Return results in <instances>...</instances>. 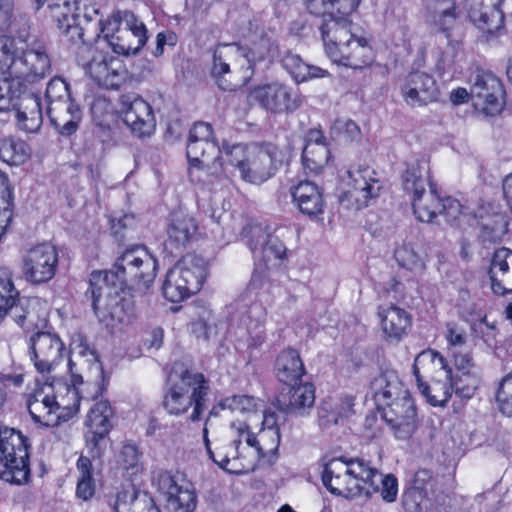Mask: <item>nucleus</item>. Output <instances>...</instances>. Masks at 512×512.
<instances>
[{
  "mask_svg": "<svg viewBox=\"0 0 512 512\" xmlns=\"http://www.w3.org/2000/svg\"><path fill=\"white\" fill-rule=\"evenodd\" d=\"M158 263L142 245L126 248L109 271H93L89 285L92 308L99 321L107 326L130 322L135 306L125 295V289L144 295L154 283Z\"/></svg>",
  "mask_w": 512,
  "mask_h": 512,
  "instance_id": "1",
  "label": "nucleus"
},
{
  "mask_svg": "<svg viewBox=\"0 0 512 512\" xmlns=\"http://www.w3.org/2000/svg\"><path fill=\"white\" fill-rule=\"evenodd\" d=\"M4 69L28 86L42 81L52 71L46 43L36 36L0 37V71Z\"/></svg>",
  "mask_w": 512,
  "mask_h": 512,
  "instance_id": "2",
  "label": "nucleus"
},
{
  "mask_svg": "<svg viewBox=\"0 0 512 512\" xmlns=\"http://www.w3.org/2000/svg\"><path fill=\"white\" fill-rule=\"evenodd\" d=\"M224 155L230 168L238 170L240 177L252 184L267 181L282 165V152L272 143L233 144L224 147Z\"/></svg>",
  "mask_w": 512,
  "mask_h": 512,
  "instance_id": "3",
  "label": "nucleus"
},
{
  "mask_svg": "<svg viewBox=\"0 0 512 512\" xmlns=\"http://www.w3.org/2000/svg\"><path fill=\"white\" fill-rule=\"evenodd\" d=\"M209 385L205 376L193 370L172 373L167 382L163 407L174 416L185 414L191 407L192 422L198 421L206 407Z\"/></svg>",
  "mask_w": 512,
  "mask_h": 512,
  "instance_id": "4",
  "label": "nucleus"
},
{
  "mask_svg": "<svg viewBox=\"0 0 512 512\" xmlns=\"http://www.w3.org/2000/svg\"><path fill=\"white\" fill-rule=\"evenodd\" d=\"M413 373L421 393L433 406H444L452 396V371L446 360L434 350L419 353L413 365Z\"/></svg>",
  "mask_w": 512,
  "mask_h": 512,
  "instance_id": "5",
  "label": "nucleus"
},
{
  "mask_svg": "<svg viewBox=\"0 0 512 512\" xmlns=\"http://www.w3.org/2000/svg\"><path fill=\"white\" fill-rule=\"evenodd\" d=\"M68 367L71 383L62 384V386L75 389L78 392L79 402L95 400L103 393L102 365L96 351L83 339L72 348Z\"/></svg>",
  "mask_w": 512,
  "mask_h": 512,
  "instance_id": "6",
  "label": "nucleus"
},
{
  "mask_svg": "<svg viewBox=\"0 0 512 512\" xmlns=\"http://www.w3.org/2000/svg\"><path fill=\"white\" fill-rule=\"evenodd\" d=\"M57 394L60 400H56L52 385H48L36 390L29 398L28 410L34 422L55 427L78 412L80 402L75 389L59 385Z\"/></svg>",
  "mask_w": 512,
  "mask_h": 512,
  "instance_id": "7",
  "label": "nucleus"
},
{
  "mask_svg": "<svg viewBox=\"0 0 512 512\" xmlns=\"http://www.w3.org/2000/svg\"><path fill=\"white\" fill-rule=\"evenodd\" d=\"M242 238L246 239L255 259V268L250 284L261 287L268 278V270L277 266L286 254V247L279 237L268 233L259 224H248L242 229Z\"/></svg>",
  "mask_w": 512,
  "mask_h": 512,
  "instance_id": "8",
  "label": "nucleus"
},
{
  "mask_svg": "<svg viewBox=\"0 0 512 512\" xmlns=\"http://www.w3.org/2000/svg\"><path fill=\"white\" fill-rule=\"evenodd\" d=\"M27 438L14 428H0V480L23 485L30 478Z\"/></svg>",
  "mask_w": 512,
  "mask_h": 512,
  "instance_id": "9",
  "label": "nucleus"
},
{
  "mask_svg": "<svg viewBox=\"0 0 512 512\" xmlns=\"http://www.w3.org/2000/svg\"><path fill=\"white\" fill-rule=\"evenodd\" d=\"M367 461L360 458H334L324 467L322 482L335 495L355 498L364 495Z\"/></svg>",
  "mask_w": 512,
  "mask_h": 512,
  "instance_id": "10",
  "label": "nucleus"
},
{
  "mask_svg": "<svg viewBox=\"0 0 512 512\" xmlns=\"http://www.w3.org/2000/svg\"><path fill=\"white\" fill-rule=\"evenodd\" d=\"M206 262L196 255H186L172 267L163 284L164 297L177 303L196 293L206 278Z\"/></svg>",
  "mask_w": 512,
  "mask_h": 512,
  "instance_id": "11",
  "label": "nucleus"
},
{
  "mask_svg": "<svg viewBox=\"0 0 512 512\" xmlns=\"http://www.w3.org/2000/svg\"><path fill=\"white\" fill-rule=\"evenodd\" d=\"M243 73L245 80L252 75V60L246 47L238 43L219 44L213 51V66L211 75L218 87L230 91L238 86L235 74Z\"/></svg>",
  "mask_w": 512,
  "mask_h": 512,
  "instance_id": "12",
  "label": "nucleus"
},
{
  "mask_svg": "<svg viewBox=\"0 0 512 512\" xmlns=\"http://www.w3.org/2000/svg\"><path fill=\"white\" fill-rule=\"evenodd\" d=\"M404 190L412 194L415 216L430 223L439 214L441 200L429 180L428 172L419 165L409 167L403 175Z\"/></svg>",
  "mask_w": 512,
  "mask_h": 512,
  "instance_id": "13",
  "label": "nucleus"
},
{
  "mask_svg": "<svg viewBox=\"0 0 512 512\" xmlns=\"http://www.w3.org/2000/svg\"><path fill=\"white\" fill-rule=\"evenodd\" d=\"M349 189L340 196V203L347 208L359 210L378 197L382 189L376 172L368 166H359L347 171Z\"/></svg>",
  "mask_w": 512,
  "mask_h": 512,
  "instance_id": "14",
  "label": "nucleus"
},
{
  "mask_svg": "<svg viewBox=\"0 0 512 512\" xmlns=\"http://www.w3.org/2000/svg\"><path fill=\"white\" fill-rule=\"evenodd\" d=\"M505 91L501 80L491 72L477 71L472 79L474 106L487 116L499 114L504 106Z\"/></svg>",
  "mask_w": 512,
  "mask_h": 512,
  "instance_id": "15",
  "label": "nucleus"
},
{
  "mask_svg": "<svg viewBox=\"0 0 512 512\" xmlns=\"http://www.w3.org/2000/svg\"><path fill=\"white\" fill-rule=\"evenodd\" d=\"M157 486L165 498L169 512H194L197 496L192 485L182 476L164 471L157 477Z\"/></svg>",
  "mask_w": 512,
  "mask_h": 512,
  "instance_id": "16",
  "label": "nucleus"
},
{
  "mask_svg": "<svg viewBox=\"0 0 512 512\" xmlns=\"http://www.w3.org/2000/svg\"><path fill=\"white\" fill-rule=\"evenodd\" d=\"M58 252L50 243H42L29 249L22 259L25 279L33 284L51 280L57 270Z\"/></svg>",
  "mask_w": 512,
  "mask_h": 512,
  "instance_id": "17",
  "label": "nucleus"
},
{
  "mask_svg": "<svg viewBox=\"0 0 512 512\" xmlns=\"http://www.w3.org/2000/svg\"><path fill=\"white\" fill-rule=\"evenodd\" d=\"M383 418L398 440H408L418 426L417 412L409 392L383 407Z\"/></svg>",
  "mask_w": 512,
  "mask_h": 512,
  "instance_id": "18",
  "label": "nucleus"
},
{
  "mask_svg": "<svg viewBox=\"0 0 512 512\" xmlns=\"http://www.w3.org/2000/svg\"><path fill=\"white\" fill-rule=\"evenodd\" d=\"M30 358L42 375L50 374L63 357L64 344L54 333L37 332L30 338Z\"/></svg>",
  "mask_w": 512,
  "mask_h": 512,
  "instance_id": "19",
  "label": "nucleus"
},
{
  "mask_svg": "<svg viewBox=\"0 0 512 512\" xmlns=\"http://www.w3.org/2000/svg\"><path fill=\"white\" fill-rule=\"evenodd\" d=\"M227 145H223V148ZM224 153V149L220 150L218 144L214 140L213 130L210 124L198 122L190 129L187 141V157L189 163L203 162L208 166L213 160L214 173L218 172L216 159H220L219 154Z\"/></svg>",
  "mask_w": 512,
  "mask_h": 512,
  "instance_id": "20",
  "label": "nucleus"
},
{
  "mask_svg": "<svg viewBox=\"0 0 512 512\" xmlns=\"http://www.w3.org/2000/svg\"><path fill=\"white\" fill-rule=\"evenodd\" d=\"M121 112L124 123L137 137L150 136L156 128V119L151 105L134 94L123 95Z\"/></svg>",
  "mask_w": 512,
  "mask_h": 512,
  "instance_id": "21",
  "label": "nucleus"
},
{
  "mask_svg": "<svg viewBox=\"0 0 512 512\" xmlns=\"http://www.w3.org/2000/svg\"><path fill=\"white\" fill-rule=\"evenodd\" d=\"M234 425L237 424L232 422L228 433L219 439L214 449L213 461L229 473L240 474L248 470V466L243 461V452L240 450L245 436H239Z\"/></svg>",
  "mask_w": 512,
  "mask_h": 512,
  "instance_id": "22",
  "label": "nucleus"
},
{
  "mask_svg": "<svg viewBox=\"0 0 512 512\" xmlns=\"http://www.w3.org/2000/svg\"><path fill=\"white\" fill-rule=\"evenodd\" d=\"M401 94L408 105L420 107L436 101L439 89L432 75L423 71H413L405 77Z\"/></svg>",
  "mask_w": 512,
  "mask_h": 512,
  "instance_id": "23",
  "label": "nucleus"
},
{
  "mask_svg": "<svg viewBox=\"0 0 512 512\" xmlns=\"http://www.w3.org/2000/svg\"><path fill=\"white\" fill-rule=\"evenodd\" d=\"M146 28L131 12H124V27L111 39V48L115 53L136 54L147 41Z\"/></svg>",
  "mask_w": 512,
  "mask_h": 512,
  "instance_id": "24",
  "label": "nucleus"
},
{
  "mask_svg": "<svg viewBox=\"0 0 512 512\" xmlns=\"http://www.w3.org/2000/svg\"><path fill=\"white\" fill-rule=\"evenodd\" d=\"M251 97L262 108L273 113L292 111L299 107V101L292 97L290 89L279 83L257 87Z\"/></svg>",
  "mask_w": 512,
  "mask_h": 512,
  "instance_id": "25",
  "label": "nucleus"
},
{
  "mask_svg": "<svg viewBox=\"0 0 512 512\" xmlns=\"http://www.w3.org/2000/svg\"><path fill=\"white\" fill-rule=\"evenodd\" d=\"M286 392H282L277 399L278 409L287 414L305 416L312 409L315 402V388L311 383L288 385Z\"/></svg>",
  "mask_w": 512,
  "mask_h": 512,
  "instance_id": "26",
  "label": "nucleus"
},
{
  "mask_svg": "<svg viewBox=\"0 0 512 512\" xmlns=\"http://www.w3.org/2000/svg\"><path fill=\"white\" fill-rule=\"evenodd\" d=\"M348 16L335 13L325 19L320 27L325 49L330 58H332L333 50L340 51L341 47L348 45L356 37Z\"/></svg>",
  "mask_w": 512,
  "mask_h": 512,
  "instance_id": "27",
  "label": "nucleus"
},
{
  "mask_svg": "<svg viewBox=\"0 0 512 512\" xmlns=\"http://www.w3.org/2000/svg\"><path fill=\"white\" fill-rule=\"evenodd\" d=\"M47 113L51 124L62 136L73 135L82 120V110L75 99L56 102L54 106H47Z\"/></svg>",
  "mask_w": 512,
  "mask_h": 512,
  "instance_id": "28",
  "label": "nucleus"
},
{
  "mask_svg": "<svg viewBox=\"0 0 512 512\" xmlns=\"http://www.w3.org/2000/svg\"><path fill=\"white\" fill-rule=\"evenodd\" d=\"M489 276L491 289L495 294L504 295L512 292V251L507 248L497 249L491 259Z\"/></svg>",
  "mask_w": 512,
  "mask_h": 512,
  "instance_id": "29",
  "label": "nucleus"
},
{
  "mask_svg": "<svg viewBox=\"0 0 512 512\" xmlns=\"http://www.w3.org/2000/svg\"><path fill=\"white\" fill-rule=\"evenodd\" d=\"M255 425L250 422H240L233 427L239 436H245V441L249 447L255 448L259 458L275 457L280 444V430L261 429L258 436L251 433Z\"/></svg>",
  "mask_w": 512,
  "mask_h": 512,
  "instance_id": "30",
  "label": "nucleus"
},
{
  "mask_svg": "<svg viewBox=\"0 0 512 512\" xmlns=\"http://www.w3.org/2000/svg\"><path fill=\"white\" fill-rule=\"evenodd\" d=\"M119 68L120 63L118 60L109 58L99 52L93 55L91 61L87 64L86 70L99 86L107 89H116L122 80Z\"/></svg>",
  "mask_w": 512,
  "mask_h": 512,
  "instance_id": "31",
  "label": "nucleus"
},
{
  "mask_svg": "<svg viewBox=\"0 0 512 512\" xmlns=\"http://www.w3.org/2000/svg\"><path fill=\"white\" fill-rule=\"evenodd\" d=\"M331 60L345 67L361 69L372 62L373 51L365 38L355 37L348 45L341 47L340 51L333 50Z\"/></svg>",
  "mask_w": 512,
  "mask_h": 512,
  "instance_id": "32",
  "label": "nucleus"
},
{
  "mask_svg": "<svg viewBox=\"0 0 512 512\" xmlns=\"http://www.w3.org/2000/svg\"><path fill=\"white\" fill-rule=\"evenodd\" d=\"M197 229L198 226L193 217L181 212L173 213L167 227L166 247L171 252L184 249L195 236Z\"/></svg>",
  "mask_w": 512,
  "mask_h": 512,
  "instance_id": "33",
  "label": "nucleus"
},
{
  "mask_svg": "<svg viewBox=\"0 0 512 512\" xmlns=\"http://www.w3.org/2000/svg\"><path fill=\"white\" fill-rule=\"evenodd\" d=\"M504 0L478 3L469 9L470 20L482 31L492 34L504 25V13L500 6Z\"/></svg>",
  "mask_w": 512,
  "mask_h": 512,
  "instance_id": "34",
  "label": "nucleus"
},
{
  "mask_svg": "<svg viewBox=\"0 0 512 512\" xmlns=\"http://www.w3.org/2000/svg\"><path fill=\"white\" fill-rule=\"evenodd\" d=\"M425 8L432 24L449 38L458 18L455 0H425Z\"/></svg>",
  "mask_w": 512,
  "mask_h": 512,
  "instance_id": "35",
  "label": "nucleus"
},
{
  "mask_svg": "<svg viewBox=\"0 0 512 512\" xmlns=\"http://www.w3.org/2000/svg\"><path fill=\"white\" fill-rule=\"evenodd\" d=\"M293 201L299 210L310 217L323 211L322 194L317 185L311 181H300L291 190Z\"/></svg>",
  "mask_w": 512,
  "mask_h": 512,
  "instance_id": "36",
  "label": "nucleus"
},
{
  "mask_svg": "<svg viewBox=\"0 0 512 512\" xmlns=\"http://www.w3.org/2000/svg\"><path fill=\"white\" fill-rule=\"evenodd\" d=\"M367 472L365 476V496H371L379 492L382 499L386 502H394L398 493V482L394 475H383L376 468L370 466L367 462Z\"/></svg>",
  "mask_w": 512,
  "mask_h": 512,
  "instance_id": "37",
  "label": "nucleus"
},
{
  "mask_svg": "<svg viewBox=\"0 0 512 512\" xmlns=\"http://www.w3.org/2000/svg\"><path fill=\"white\" fill-rule=\"evenodd\" d=\"M14 110L17 111V122L21 130L35 133L40 129L43 117L38 95L34 93L24 95Z\"/></svg>",
  "mask_w": 512,
  "mask_h": 512,
  "instance_id": "38",
  "label": "nucleus"
},
{
  "mask_svg": "<svg viewBox=\"0 0 512 512\" xmlns=\"http://www.w3.org/2000/svg\"><path fill=\"white\" fill-rule=\"evenodd\" d=\"M278 380L287 385L296 384L305 374L304 364L297 350L288 348L280 352L275 361Z\"/></svg>",
  "mask_w": 512,
  "mask_h": 512,
  "instance_id": "39",
  "label": "nucleus"
},
{
  "mask_svg": "<svg viewBox=\"0 0 512 512\" xmlns=\"http://www.w3.org/2000/svg\"><path fill=\"white\" fill-rule=\"evenodd\" d=\"M383 332L392 341H399L411 327L410 315L402 308L391 305L379 312Z\"/></svg>",
  "mask_w": 512,
  "mask_h": 512,
  "instance_id": "40",
  "label": "nucleus"
},
{
  "mask_svg": "<svg viewBox=\"0 0 512 512\" xmlns=\"http://www.w3.org/2000/svg\"><path fill=\"white\" fill-rule=\"evenodd\" d=\"M372 389L377 402L384 406L395 398L404 397V392H408L394 371H386L377 376L372 382Z\"/></svg>",
  "mask_w": 512,
  "mask_h": 512,
  "instance_id": "41",
  "label": "nucleus"
},
{
  "mask_svg": "<svg viewBox=\"0 0 512 512\" xmlns=\"http://www.w3.org/2000/svg\"><path fill=\"white\" fill-rule=\"evenodd\" d=\"M281 63L283 68L297 83L324 78L329 75L327 70L305 63L299 55L292 52H287L283 56Z\"/></svg>",
  "mask_w": 512,
  "mask_h": 512,
  "instance_id": "42",
  "label": "nucleus"
},
{
  "mask_svg": "<svg viewBox=\"0 0 512 512\" xmlns=\"http://www.w3.org/2000/svg\"><path fill=\"white\" fill-rule=\"evenodd\" d=\"M439 214L444 215L446 221L451 223V225L462 229L479 223L476 213L452 197H446L441 200Z\"/></svg>",
  "mask_w": 512,
  "mask_h": 512,
  "instance_id": "43",
  "label": "nucleus"
},
{
  "mask_svg": "<svg viewBox=\"0 0 512 512\" xmlns=\"http://www.w3.org/2000/svg\"><path fill=\"white\" fill-rule=\"evenodd\" d=\"M28 85L19 77L9 76L0 78V111L14 110L27 92Z\"/></svg>",
  "mask_w": 512,
  "mask_h": 512,
  "instance_id": "44",
  "label": "nucleus"
},
{
  "mask_svg": "<svg viewBox=\"0 0 512 512\" xmlns=\"http://www.w3.org/2000/svg\"><path fill=\"white\" fill-rule=\"evenodd\" d=\"M40 302L37 298H18L14 304L9 307L8 313L10 317L21 327L34 326L38 320L37 307Z\"/></svg>",
  "mask_w": 512,
  "mask_h": 512,
  "instance_id": "45",
  "label": "nucleus"
},
{
  "mask_svg": "<svg viewBox=\"0 0 512 512\" xmlns=\"http://www.w3.org/2000/svg\"><path fill=\"white\" fill-rule=\"evenodd\" d=\"M220 406L222 408H227L231 412L247 415L245 420H238L235 422L236 424H239L240 422L251 421V425H257V422L260 419V414L256 408L255 399L247 395H235L230 398H226L220 402Z\"/></svg>",
  "mask_w": 512,
  "mask_h": 512,
  "instance_id": "46",
  "label": "nucleus"
},
{
  "mask_svg": "<svg viewBox=\"0 0 512 512\" xmlns=\"http://www.w3.org/2000/svg\"><path fill=\"white\" fill-rule=\"evenodd\" d=\"M30 156L28 145L21 140L4 138L0 140V158L9 165H21Z\"/></svg>",
  "mask_w": 512,
  "mask_h": 512,
  "instance_id": "47",
  "label": "nucleus"
},
{
  "mask_svg": "<svg viewBox=\"0 0 512 512\" xmlns=\"http://www.w3.org/2000/svg\"><path fill=\"white\" fill-rule=\"evenodd\" d=\"M19 296L15 288L12 272L7 267H0V322L7 315L9 307Z\"/></svg>",
  "mask_w": 512,
  "mask_h": 512,
  "instance_id": "48",
  "label": "nucleus"
},
{
  "mask_svg": "<svg viewBox=\"0 0 512 512\" xmlns=\"http://www.w3.org/2000/svg\"><path fill=\"white\" fill-rule=\"evenodd\" d=\"M329 160V150L326 144H306L302 152V162L305 169L318 173Z\"/></svg>",
  "mask_w": 512,
  "mask_h": 512,
  "instance_id": "49",
  "label": "nucleus"
},
{
  "mask_svg": "<svg viewBox=\"0 0 512 512\" xmlns=\"http://www.w3.org/2000/svg\"><path fill=\"white\" fill-rule=\"evenodd\" d=\"M113 411L107 400L95 403L88 414V425L90 429L98 430L100 433H109L112 424Z\"/></svg>",
  "mask_w": 512,
  "mask_h": 512,
  "instance_id": "50",
  "label": "nucleus"
},
{
  "mask_svg": "<svg viewBox=\"0 0 512 512\" xmlns=\"http://www.w3.org/2000/svg\"><path fill=\"white\" fill-rule=\"evenodd\" d=\"M91 467L92 464L90 459L86 456H80L77 461L79 479L77 483L76 495L83 500L90 499L95 492Z\"/></svg>",
  "mask_w": 512,
  "mask_h": 512,
  "instance_id": "51",
  "label": "nucleus"
},
{
  "mask_svg": "<svg viewBox=\"0 0 512 512\" xmlns=\"http://www.w3.org/2000/svg\"><path fill=\"white\" fill-rule=\"evenodd\" d=\"M225 161H227L226 157ZM215 166L218 169L217 173H214L215 168L213 167V160L210 162L209 167L203 165V162L190 163L189 177L191 181L205 183L207 179L219 177L221 174L232 173L228 162L222 164L219 162V159H216Z\"/></svg>",
  "mask_w": 512,
  "mask_h": 512,
  "instance_id": "52",
  "label": "nucleus"
},
{
  "mask_svg": "<svg viewBox=\"0 0 512 512\" xmlns=\"http://www.w3.org/2000/svg\"><path fill=\"white\" fill-rule=\"evenodd\" d=\"M331 136L340 143H348L360 138L359 126L348 118L336 119L330 129Z\"/></svg>",
  "mask_w": 512,
  "mask_h": 512,
  "instance_id": "53",
  "label": "nucleus"
},
{
  "mask_svg": "<svg viewBox=\"0 0 512 512\" xmlns=\"http://www.w3.org/2000/svg\"><path fill=\"white\" fill-rule=\"evenodd\" d=\"M394 256L400 266L409 270H422L425 267L423 257L411 243H403L395 250Z\"/></svg>",
  "mask_w": 512,
  "mask_h": 512,
  "instance_id": "54",
  "label": "nucleus"
},
{
  "mask_svg": "<svg viewBox=\"0 0 512 512\" xmlns=\"http://www.w3.org/2000/svg\"><path fill=\"white\" fill-rule=\"evenodd\" d=\"M145 499H140L134 491L118 492L113 502L114 512H142L148 506Z\"/></svg>",
  "mask_w": 512,
  "mask_h": 512,
  "instance_id": "55",
  "label": "nucleus"
},
{
  "mask_svg": "<svg viewBox=\"0 0 512 512\" xmlns=\"http://www.w3.org/2000/svg\"><path fill=\"white\" fill-rule=\"evenodd\" d=\"M480 383L478 375L473 371L462 372L456 379L452 378V387L456 395L470 399Z\"/></svg>",
  "mask_w": 512,
  "mask_h": 512,
  "instance_id": "56",
  "label": "nucleus"
},
{
  "mask_svg": "<svg viewBox=\"0 0 512 512\" xmlns=\"http://www.w3.org/2000/svg\"><path fill=\"white\" fill-rule=\"evenodd\" d=\"M45 97L47 106L73 99L69 84L61 77H53L48 82Z\"/></svg>",
  "mask_w": 512,
  "mask_h": 512,
  "instance_id": "57",
  "label": "nucleus"
},
{
  "mask_svg": "<svg viewBox=\"0 0 512 512\" xmlns=\"http://www.w3.org/2000/svg\"><path fill=\"white\" fill-rule=\"evenodd\" d=\"M354 398L350 395L338 399L333 405H330V411L325 416L327 423L337 425L340 420L348 418L353 413Z\"/></svg>",
  "mask_w": 512,
  "mask_h": 512,
  "instance_id": "58",
  "label": "nucleus"
},
{
  "mask_svg": "<svg viewBox=\"0 0 512 512\" xmlns=\"http://www.w3.org/2000/svg\"><path fill=\"white\" fill-rule=\"evenodd\" d=\"M497 401L500 411L512 417V373L502 378L497 391Z\"/></svg>",
  "mask_w": 512,
  "mask_h": 512,
  "instance_id": "59",
  "label": "nucleus"
},
{
  "mask_svg": "<svg viewBox=\"0 0 512 512\" xmlns=\"http://www.w3.org/2000/svg\"><path fill=\"white\" fill-rule=\"evenodd\" d=\"M141 453L134 444H124L119 452L117 461L119 465L126 470H138L140 466Z\"/></svg>",
  "mask_w": 512,
  "mask_h": 512,
  "instance_id": "60",
  "label": "nucleus"
},
{
  "mask_svg": "<svg viewBox=\"0 0 512 512\" xmlns=\"http://www.w3.org/2000/svg\"><path fill=\"white\" fill-rule=\"evenodd\" d=\"M99 24L103 38L110 45L112 37H116V35L119 34V30L124 27V15L121 16L120 13L113 14L106 20H100Z\"/></svg>",
  "mask_w": 512,
  "mask_h": 512,
  "instance_id": "61",
  "label": "nucleus"
},
{
  "mask_svg": "<svg viewBox=\"0 0 512 512\" xmlns=\"http://www.w3.org/2000/svg\"><path fill=\"white\" fill-rule=\"evenodd\" d=\"M483 230L489 231V241H497L508 230L507 217L504 214H496L492 222L486 220L482 223Z\"/></svg>",
  "mask_w": 512,
  "mask_h": 512,
  "instance_id": "62",
  "label": "nucleus"
},
{
  "mask_svg": "<svg viewBox=\"0 0 512 512\" xmlns=\"http://www.w3.org/2000/svg\"><path fill=\"white\" fill-rule=\"evenodd\" d=\"M135 217L130 214H123L120 216H113L111 219V230L115 237L123 239L127 233L135 227Z\"/></svg>",
  "mask_w": 512,
  "mask_h": 512,
  "instance_id": "63",
  "label": "nucleus"
},
{
  "mask_svg": "<svg viewBox=\"0 0 512 512\" xmlns=\"http://www.w3.org/2000/svg\"><path fill=\"white\" fill-rule=\"evenodd\" d=\"M446 340L450 352L462 349L466 343V335L462 328L453 323L446 326Z\"/></svg>",
  "mask_w": 512,
  "mask_h": 512,
  "instance_id": "64",
  "label": "nucleus"
}]
</instances>
